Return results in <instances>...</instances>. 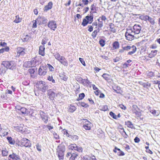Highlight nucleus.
<instances>
[{
    "label": "nucleus",
    "mask_w": 160,
    "mask_h": 160,
    "mask_svg": "<svg viewBox=\"0 0 160 160\" xmlns=\"http://www.w3.org/2000/svg\"><path fill=\"white\" fill-rule=\"evenodd\" d=\"M48 95L50 99L53 100L54 98L57 96V94L54 92L50 91L48 93Z\"/></svg>",
    "instance_id": "nucleus-20"
},
{
    "label": "nucleus",
    "mask_w": 160,
    "mask_h": 160,
    "mask_svg": "<svg viewBox=\"0 0 160 160\" xmlns=\"http://www.w3.org/2000/svg\"><path fill=\"white\" fill-rule=\"evenodd\" d=\"M107 20L106 17L104 15H102L97 20L98 23L97 22H94L92 23V25L96 26V28L98 26V28H101L103 26V21L105 22Z\"/></svg>",
    "instance_id": "nucleus-2"
},
{
    "label": "nucleus",
    "mask_w": 160,
    "mask_h": 160,
    "mask_svg": "<svg viewBox=\"0 0 160 160\" xmlns=\"http://www.w3.org/2000/svg\"><path fill=\"white\" fill-rule=\"evenodd\" d=\"M25 49L22 47H18L17 48V55L18 56H23L25 54Z\"/></svg>",
    "instance_id": "nucleus-18"
},
{
    "label": "nucleus",
    "mask_w": 160,
    "mask_h": 160,
    "mask_svg": "<svg viewBox=\"0 0 160 160\" xmlns=\"http://www.w3.org/2000/svg\"><path fill=\"white\" fill-rule=\"evenodd\" d=\"M88 23H89V22H88V21L87 20L85 17V18L82 20V25L83 26L85 27L87 26Z\"/></svg>",
    "instance_id": "nucleus-46"
},
{
    "label": "nucleus",
    "mask_w": 160,
    "mask_h": 160,
    "mask_svg": "<svg viewBox=\"0 0 160 160\" xmlns=\"http://www.w3.org/2000/svg\"><path fill=\"white\" fill-rule=\"evenodd\" d=\"M8 132L6 129H3L1 130L0 132V135L1 137H4L8 135Z\"/></svg>",
    "instance_id": "nucleus-38"
},
{
    "label": "nucleus",
    "mask_w": 160,
    "mask_h": 160,
    "mask_svg": "<svg viewBox=\"0 0 160 160\" xmlns=\"http://www.w3.org/2000/svg\"><path fill=\"white\" fill-rule=\"evenodd\" d=\"M119 106L120 108L123 110H125L126 109V107L122 104H119Z\"/></svg>",
    "instance_id": "nucleus-62"
},
{
    "label": "nucleus",
    "mask_w": 160,
    "mask_h": 160,
    "mask_svg": "<svg viewBox=\"0 0 160 160\" xmlns=\"http://www.w3.org/2000/svg\"><path fill=\"white\" fill-rule=\"evenodd\" d=\"M62 131L63 132V134L64 135H66L67 136V135H69V133H68L67 130L65 129H63Z\"/></svg>",
    "instance_id": "nucleus-63"
},
{
    "label": "nucleus",
    "mask_w": 160,
    "mask_h": 160,
    "mask_svg": "<svg viewBox=\"0 0 160 160\" xmlns=\"http://www.w3.org/2000/svg\"><path fill=\"white\" fill-rule=\"evenodd\" d=\"M16 130L18 132L23 131V129L22 127L21 126H18L15 127Z\"/></svg>",
    "instance_id": "nucleus-48"
},
{
    "label": "nucleus",
    "mask_w": 160,
    "mask_h": 160,
    "mask_svg": "<svg viewBox=\"0 0 160 160\" xmlns=\"http://www.w3.org/2000/svg\"><path fill=\"white\" fill-rule=\"evenodd\" d=\"M150 48L151 49H155L157 48V46L156 44H153L150 46Z\"/></svg>",
    "instance_id": "nucleus-60"
},
{
    "label": "nucleus",
    "mask_w": 160,
    "mask_h": 160,
    "mask_svg": "<svg viewBox=\"0 0 160 160\" xmlns=\"http://www.w3.org/2000/svg\"><path fill=\"white\" fill-rule=\"evenodd\" d=\"M79 60L80 62L82 63V64L84 66H86V64H85V62L84 61L83 59L81 58H79Z\"/></svg>",
    "instance_id": "nucleus-59"
},
{
    "label": "nucleus",
    "mask_w": 160,
    "mask_h": 160,
    "mask_svg": "<svg viewBox=\"0 0 160 160\" xmlns=\"http://www.w3.org/2000/svg\"><path fill=\"white\" fill-rule=\"evenodd\" d=\"M48 65L50 71H52L54 70V68L53 67L51 64H48Z\"/></svg>",
    "instance_id": "nucleus-61"
},
{
    "label": "nucleus",
    "mask_w": 160,
    "mask_h": 160,
    "mask_svg": "<svg viewBox=\"0 0 160 160\" xmlns=\"http://www.w3.org/2000/svg\"><path fill=\"white\" fill-rule=\"evenodd\" d=\"M132 108V113L135 114L137 117H140L142 115L140 109L135 105H133Z\"/></svg>",
    "instance_id": "nucleus-9"
},
{
    "label": "nucleus",
    "mask_w": 160,
    "mask_h": 160,
    "mask_svg": "<svg viewBox=\"0 0 160 160\" xmlns=\"http://www.w3.org/2000/svg\"><path fill=\"white\" fill-rule=\"evenodd\" d=\"M134 141L136 143H138L140 141V139L137 137H136L134 139Z\"/></svg>",
    "instance_id": "nucleus-64"
},
{
    "label": "nucleus",
    "mask_w": 160,
    "mask_h": 160,
    "mask_svg": "<svg viewBox=\"0 0 160 160\" xmlns=\"http://www.w3.org/2000/svg\"><path fill=\"white\" fill-rule=\"evenodd\" d=\"M148 22L152 25H154L155 24V20L154 18L150 17H149V18H148Z\"/></svg>",
    "instance_id": "nucleus-43"
},
{
    "label": "nucleus",
    "mask_w": 160,
    "mask_h": 160,
    "mask_svg": "<svg viewBox=\"0 0 160 160\" xmlns=\"http://www.w3.org/2000/svg\"><path fill=\"white\" fill-rule=\"evenodd\" d=\"M99 43L102 47H103L105 45V41L102 39H100L99 41Z\"/></svg>",
    "instance_id": "nucleus-52"
},
{
    "label": "nucleus",
    "mask_w": 160,
    "mask_h": 160,
    "mask_svg": "<svg viewBox=\"0 0 160 160\" xmlns=\"http://www.w3.org/2000/svg\"><path fill=\"white\" fill-rule=\"evenodd\" d=\"M53 3L52 2H49L48 4L46 5L44 8V11H47L51 9L52 7Z\"/></svg>",
    "instance_id": "nucleus-24"
},
{
    "label": "nucleus",
    "mask_w": 160,
    "mask_h": 160,
    "mask_svg": "<svg viewBox=\"0 0 160 160\" xmlns=\"http://www.w3.org/2000/svg\"><path fill=\"white\" fill-rule=\"evenodd\" d=\"M48 87L47 85H43V87L42 88V91L43 92H45L48 89Z\"/></svg>",
    "instance_id": "nucleus-50"
},
{
    "label": "nucleus",
    "mask_w": 160,
    "mask_h": 160,
    "mask_svg": "<svg viewBox=\"0 0 160 160\" xmlns=\"http://www.w3.org/2000/svg\"><path fill=\"white\" fill-rule=\"evenodd\" d=\"M149 111L155 116H158L159 115V112L154 109H152L151 107H149L148 109Z\"/></svg>",
    "instance_id": "nucleus-22"
},
{
    "label": "nucleus",
    "mask_w": 160,
    "mask_h": 160,
    "mask_svg": "<svg viewBox=\"0 0 160 160\" xmlns=\"http://www.w3.org/2000/svg\"><path fill=\"white\" fill-rule=\"evenodd\" d=\"M91 10L90 12L91 13H93L96 12V5L94 4L92 5L91 6Z\"/></svg>",
    "instance_id": "nucleus-41"
},
{
    "label": "nucleus",
    "mask_w": 160,
    "mask_h": 160,
    "mask_svg": "<svg viewBox=\"0 0 160 160\" xmlns=\"http://www.w3.org/2000/svg\"><path fill=\"white\" fill-rule=\"evenodd\" d=\"M118 130L121 133L125 138H128V136L124 131V129L122 126L119 127L117 128Z\"/></svg>",
    "instance_id": "nucleus-17"
},
{
    "label": "nucleus",
    "mask_w": 160,
    "mask_h": 160,
    "mask_svg": "<svg viewBox=\"0 0 160 160\" xmlns=\"http://www.w3.org/2000/svg\"><path fill=\"white\" fill-rule=\"evenodd\" d=\"M145 148L146 149V152L147 153H148L151 154H153L151 150L150 149H148L149 147L148 146H145Z\"/></svg>",
    "instance_id": "nucleus-56"
},
{
    "label": "nucleus",
    "mask_w": 160,
    "mask_h": 160,
    "mask_svg": "<svg viewBox=\"0 0 160 160\" xmlns=\"http://www.w3.org/2000/svg\"><path fill=\"white\" fill-rule=\"evenodd\" d=\"M54 56L55 58L61 64L66 66L68 65V62L64 57L61 56L58 53L54 54Z\"/></svg>",
    "instance_id": "nucleus-4"
},
{
    "label": "nucleus",
    "mask_w": 160,
    "mask_h": 160,
    "mask_svg": "<svg viewBox=\"0 0 160 160\" xmlns=\"http://www.w3.org/2000/svg\"><path fill=\"white\" fill-rule=\"evenodd\" d=\"M38 85L37 84L36 85V88L34 89V92L35 94L37 96H38L39 95V92H40V90L38 88Z\"/></svg>",
    "instance_id": "nucleus-47"
},
{
    "label": "nucleus",
    "mask_w": 160,
    "mask_h": 160,
    "mask_svg": "<svg viewBox=\"0 0 160 160\" xmlns=\"http://www.w3.org/2000/svg\"><path fill=\"white\" fill-rule=\"evenodd\" d=\"M99 28L98 27V28L97 30H94L92 33L91 36L93 39H95L98 33L99 32Z\"/></svg>",
    "instance_id": "nucleus-29"
},
{
    "label": "nucleus",
    "mask_w": 160,
    "mask_h": 160,
    "mask_svg": "<svg viewBox=\"0 0 160 160\" xmlns=\"http://www.w3.org/2000/svg\"><path fill=\"white\" fill-rule=\"evenodd\" d=\"M125 124L127 127L132 129H134V126L131 122L130 121H128L125 122Z\"/></svg>",
    "instance_id": "nucleus-31"
},
{
    "label": "nucleus",
    "mask_w": 160,
    "mask_h": 160,
    "mask_svg": "<svg viewBox=\"0 0 160 160\" xmlns=\"http://www.w3.org/2000/svg\"><path fill=\"white\" fill-rule=\"evenodd\" d=\"M99 109L100 110L104 111H106L108 110V107L106 105L99 106Z\"/></svg>",
    "instance_id": "nucleus-39"
},
{
    "label": "nucleus",
    "mask_w": 160,
    "mask_h": 160,
    "mask_svg": "<svg viewBox=\"0 0 160 160\" xmlns=\"http://www.w3.org/2000/svg\"><path fill=\"white\" fill-rule=\"evenodd\" d=\"M9 143L11 144H13L14 143V141L12 140V138L11 137H8L7 138Z\"/></svg>",
    "instance_id": "nucleus-53"
},
{
    "label": "nucleus",
    "mask_w": 160,
    "mask_h": 160,
    "mask_svg": "<svg viewBox=\"0 0 160 160\" xmlns=\"http://www.w3.org/2000/svg\"><path fill=\"white\" fill-rule=\"evenodd\" d=\"M113 151L114 153H116L118 156H122L125 155L124 153L120 149L118 148L116 146L115 147Z\"/></svg>",
    "instance_id": "nucleus-16"
},
{
    "label": "nucleus",
    "mask_w": 160,
    "mask_h": 160,
    "mask_svg": "<svg viewBox=\"0 0 160 160\" xmlns=\"http://www.w3.org/2000/svg\"><path fill=\"white\" fill-rule=\"evenodd\" d=\"M65 151V146L60 144L57 149V153L59 160L63 159L64 156V152Z\"/></svg>",
    "instance_id": "nucleus-1"
},
{
    "label": "nucleus",
    "mask_w": 160,
    "mask_h": 160,
    "mask_svg": "<svg viewBox=\"0 0 160 160\" xmlns=\"http://www.w3.org/2000/svg\"><path fill=\"white\" fill-rule=\"evenodd\" d=\"M8 151L7 149L5 148L2 151V155L3 157H6L8 155Z\"/></svg>",
    "instance_id": "nucleus-36"
},
{
    "label": "nucleus",
    "mask_w": 160,
    "mask_h": 160,
    "mask_svg": "<svg viewBox=\"0 0 160 160\" xmlns=\"http://www.w3.org/2000/svg\"><path fill=\"white\" fill-rule=\"evenodd\" d=\"M9 160H19L20 159V157L16 153H12L8 156Z\"/></svg>",
    "instance_id": "nucleus-19"
},
{
    "label": "nucleus",
    "mask_w": 160,
    "mask_h": 160,
    "mask_svg": "<svg viewBox=\"0 0 160 160\" xmlns=\"http://www.w3.org/2000/svg\"><path fill=\"white\" fill-rule=\"evenodd\" d=\"M131 48L132 49V50L128 52V54L129 55H132L135 53L137 49L135 45H133L132 47L128 45L122 48L123 50L125 51H128Z\"/></svg>",
    "instance_id": "nucleus-6"
},
{
    "label": "nucleus",
    "mask_w": 160,
    "mask_h": 160,
    "mask_svg": "<svg viewBox=\"0 0 160 160\" xmlns=\"http://www.w3.org/2000/svg\"><path fill=\"white\" fill-rule=\"evenodd\" d=\"M158 51L157 50H152L151 52L149 53L148 57L150 58H152L155 57L158 54Z\"/></svg>",
    "instance_id": "nucleus-21"
},
{
    "label": "nucleus",
    "mask_w": 160,
    "mask_h": 160,
    "mask_svg": "<svg viewBox=\"0 0 160 160\" xmlns=\"http://www.w3.org/2000/svg\"><path fill=\"white\" fill-rule=\"evenodd\" d=\"M33 68H31L28 70V72L30 74L31 77L34 78L37 76V69L35 66Z\"/></svg>",
    "instance_id": "nucleus-13"
},
{
    "label": "nucleus",
    "mask_w": 160,
    "mask_h": 160,
    "mask_svg": "<svg viewBox=\"0 0 160 160\" xmlns=\"http://www.w3.org/2000/svg\"><path fill=\"white\" fill-rule=\"evenodd\" d=\"M22 18H20L19 15H18L15 16V19L13 21V22L16 23H19L22 21Z\"/></svg>",
    "instance_id": "nucleus-33"
},
{
    "label": "nucleus",
    "mask_w": 160,
    "mask_h": 160,
    "mask_svg": "<svg viewBox=\"0 0 160 160\" xmlns=\"http://www.w3.org/2000/svg\"><path fill=\"white\" fill-rule=\"evenodd\" d=\"M15 109L17 111L19 112L20 111L22 114L25 115L28 114V110L25 108L22 107L19 105H17L15 107Z\"/></svg>",
    "instance_id": "nucleus-10"
},
{
    "label": "nucleus",
    "mask_w": 160,
    "mask_h": 160,
    "mask_svg": "<svg viewBox=\"0 0 160 160\" xmlns=\"http://www.w3.org/2000/svg\"><path fill=\"white\" fill-rule=\"evenodd\" d=\"M77 108L72 104H70L68 106V111L70 113H72L76 110Z\"/></svg>",
    "instance_id": "nucleus-23"
},
{
    "label": "nucleus",
    "mask_w": 160,
    "mask_h": 160,
    "mask_svg": "<svg viewBox=\"0 0 160 160\" xmlns=\"http://www.w3.org/2000/svg\"><path fill=\"white\" fill-rule=\"evenodd\" d=\"M53 137L56 140L58 139L59 138V135L56 133L54 132L53 133Z\"/></svg>",
    "instance_id": "nucleus-58"
},
{
    "label": "nucleus",
    "mask_w": 160,
    "mask_h": 160,
    "mask_svg": "<svg viewBox=\"0 0 160 160\" xmlns=\"http://www.w3.org/2000/svg\"><path fill=\"white\" fill-rule=\"evenodd\" d=\"M80 79L82 83L84 85H89L91 83V82L88 79H83L82 78H80Z\"/></svg>",
    "instance_id": "nucleus-26"
},
{
    "label": "nucleus",
    "mask_w": 160,
    "mask_h": 160,
    "mask_svg": "<svg viewBox=\"0 0 160 160\" xmlns=\"http://www.w3.org/2000/svg\"><path fill=\"white\" fill-rule=\"evenodd\" d=\"M21 144L22 146L26 147H30L31 146L30 141L26 138H23L22 140Z\"/></svg>",
    "instance_id": "nucleus-15"
},
{
    "label": "nucleus",
    "mask_w": 160,
    "mask_h": 160,
    "mask_svg": "<svg viewBox=\"0 0 160 160\" xmlns=\"http://www.w3.org/2000/svg\"><path fill=\"white\" fill-rule=\"evenodd\" d=\"M2 64L6 68L11 69H13L16 66L15 63L12 61H4L2 62Z\"/></svg>",
    "instance_id": "nucleus-5"
},
{
    "label": "nucleus",
    "mask_w": 160,
    "mask_h": 160,
    "mask_svg": "<svg viewBox=\"0 0 160 160\" xmlns=\"http://www.w3.org/2000/svg\"><path fill=\"white\" fill-rule=\"evenodd\" d=\"M109 115L113 118L117 119V116L113 112L111 111L109 112Z\"/></svg>",
    "instance_id": "nucleus-54"
},
{
    "label": "nucleus",
    "mask_w": 160,
    "mask_h": 160,
    "mask_svg": "<svg viewBox=\"0 0 160 160\" xmlns=\"http://www.w3.org/2000/svg\"><path fill=\"white\" fill-rule=\"evenodd\" d=\"M56 22L54 20L50 21L48 23V27L51 29L55 31L57 27Z\"/></svg>",
    "instance_id": "nucleus-14"
},
{
    "label": "nucleus",
    "mask_w": 160,
    "mask_h": 160,
    "mask_svg": "<svg viewBox=\"0 0 160 160\" xmlns=\"http://www.w3.org/2000/svg\"><path fill=\"white\" fill-rule=\"evenodd\" d=\"M93 27H95L96 26H93L92 24V25H89L88 26V30L89 32H91L93 30Z\"/></svg>",
    "instance_id": "nucleus-55"
},
{
    "label": "nucleus",
    "mask_w": 160,
    "mask_h": 160,
    "mask_svg": "<svg viewBox=\"0 0 160 160\" xmlns=\"http://www.w3.org/2000/svg\"><path fill=\"white\" fill-rule=\"evenodd\" d=\"M138 83L139 84L142 85L144 88H148L151 86V84L148 82L146 83H145L142 81H139L138 82Z\"/></svg>",
    "instance_id": "nucleus-25"
},
{
    "label": "nucleus",
    "mask_w": 160,
    "mask_h": 160,
    "mask_svg": "<svg viewBox=\"0 0 160 160\" xmlns=\"http://www.w3.org/2000/svg\"><path fill=\"white\" fill-rule=\"evenodd\" d=\"M131 31L134 34H139L142 29L141 27L139 25L135 24L133 27H129L127 28Z\"/></svg>",
    "instance_id": "nucleus-3"
},
{
    "label": "nucleus",
    "mask_w": 160,
    "mask_h": 160,
    "mask_svg": "<svg viewBox=\"0 0 160 160\" xmlns=\"http://www.w3.org/2000/svg\"><path fill=\"white\" fill-rule=\"evenodd\" d=\"M68 147L69 149L73 151H77L80 152H82L83 149L82 147H78L75 144H71L69 145Z\"/></svg>",
    "instance_id": "nucleus-11"
},
{
    "label": "nucleus",
    "mask_w": 160,
    "mask_h": 160,
    "mask_svg": "<svg viewBox=\"0 0 160 160\" xmlns=\"http://www.w3.org/2000/svg\"><path fill=\"white\" fill-rule=\"evenodd\" d=\"M85 97V95L83 93L79 94V97L77 99V101H79L82 100Z\"/></svg>",
    "instance_id": "nucleus-49"
},
{
    "label": "nucleus",
    "mask_w": 160,
    "mask_h": 160,
    "mask_svg": "<svg viewBox=\"0 0 160 160\" xmlns=\"http://www.w3.org/2000/svg\"><path fill=\"white\" fill-rule=\"evenodd\" d=\"M37 62L36 59L34 58L32 60L30 61H28L24 63V66L26 68H29L30 67L32 68L36 66L37 64Z\"/></svg>",
    "instance_id": "nucleus-7"
},
{
    "label": "nucleus",
    "mask_w": 160,
    "mask_h": 160,
    "mask_svg": "<svg viewBox=\"0 0 160 160\" xmlns=\"http://www.w3.org/2000/svg\"><path fill=\"white\" fill-rule=\"evenodd\" d=\"M149 17V16L147 15H140L139 16V18L142 20L147 21L148 20Z\"/></svg>",
    "instance_id": "nucleus-34"
},
{
    "label": "nucleus",
    "mask_w": 160,
    "mask_h": 160,
    "mask_svg": "<svg viewBox=\"0 0 160 160\" xmlns=\"http://www.w3.org/2000/svg\"><path fill=\"white\" fill-rule=\"evenodd\" d=\"M47 22L48 20L47 18L44 17H42V18H41V23H42V24H44L46 25Z\"/></svg>",
    "instance_id": "nucleus-44"
},
{
    "label": "nucleus",
    "mask_w": 160,
    "mask_h": 160,
    "mask_svg": "<svg viewBox=\"0 0 160 160\" xmlns=\"http://www.w3.org/2000/svg\"><path fill=\"white\" fill-rule=\"evenodd\" d=\"M67 137H69L73 141H76L78 139V136L74 135H68Z\"/></svg>",
    "instance_id": "nucleus-35"
},
{
    "label": "nucleus",
    "mask_w": 160,
    "mask_h": 160,
    "mask_svg": "<svg viewBox=\"0 0 160 160\" xmlns=\"http://www.w3.org/2000/svg\"><path fill=\"white\" fill-rule=\"evenodd\" d=\"M114 91L115 92L118 94H122V93L123 92V91L119 86H117L116 89H114Z\"/></svg>",
    "instance_id": "nucleus-37"
},
{
    "label": "nucleus",
    "mask_w": 160,
    "mask_h": 160,
    "mask_svg": "<svg viewBox=\"0 0 160 160\" xmlns=\"http://www.w3.org/2000/svg\"><path fill=\"white\" fill-rule=\"evenodd\" d=\"M79 103L80 104V105L82 107L86 108L89 107V105L87 103L84 102H79Z\"/></svg>",
    "instance_id": "nucleus-51"
},
{
    "label": "nucleus",
    "mask_w": 160,
    "mask_h": 160,
    "mask_svg": "<svg viewBox=\"0 0 160 160\" xmlns=\"http://www.w3.org/2000/svg\"><path fill=\"white\" fill-rule=\"evenodd\" d=\"M109 26L110 32L112 33H115L116 32V29L114 24L112 23H110Z\"/></svg>",
    "instance_id": "nucleus-30"
},
{
    "label": "nucleus",
    "mask_w": 160,
    "mask_h": 160,
    "mask_svg": "<svg viewBox=\"0 0 160 160\" xmlns=\"http://www.w3.org/2000/svg\"><path fill=\"white\" fill-rule=\"evenodd\" d=\"M78 156V154L76 152H73L72 153L71 155L70 158L69 160H75L76 158Z\"/></svg>",
    "instance_id": "nucleus-40"
},
{
    "label": "nucleus",
    "mask_w": 160,
    "mask_h": 160,
    "mask_svg": "<svg viewBox=\"0 0 160 160\" xmlns=\"http://www.w3.org/2000/svg\"><path fill=\"white\" fill-rule=\"evenodd\" d=\"M92 87L93 89L95 90L94 91V93L96 96H98L99 94L100 93V91L99 90L98 88L94 84L92 85Z\"/></svg>",
    "instance_id": "nucleus-28"
},
{
    "label": "nucleus",
    "mask_w": 160,
    "mask_h": 160,
    "mask_svg": "<svg viewBox=\"0 0 160 160\" xmlns=\"http://www.w3.org/2000/svg\"><path fill=\"white\" fill-rule=\"evenodd\" d=\"M112 46L114 49H118L119 47V43L118 41H115L113 43Z\"/></svg>",
    "instance_id": "nucleus-32"
},
{
    "label": "nucleus",
    "mask_w": 160,
    "mask_h": 160,
    "mask_svg": "<svg viewBox=\"0 0 160 160\" xmlns=\"http://www.w3.org/2000/svg\"><path fill=\"white\" fill-rule=\"evenodd\" d=\"M82 127L86 130H90L92 126V123L86 119H83Z\"/></svg>",
    "instance_id": "nucleus-8"
},
{
    "label": "nucleus",
    "mask_w": 160,
    "mask_h": 160,
    "mask_svg": "<svg viewBox=\"0 0 160 160\" xmlns=\"http://www.w3.org/2000/svg\"><path fill=\"white\" fill-rule=\"evenodd\" d=\"M42 120L45 123H47L48 121V117L45 114L42 115L41 116Z\"/></svg>",
    "instance_id": "nucleus-42"
},
{
    "label": "nucleus",
    "mask_w": 160,
    "mask_h": 160,
    "mask_svg": "<svg viewBox=\"0 0 160 160\" xmlns=\"http://www.w3.org/2000/svg\"><path fill=\"white\" fill-rule=\"evenodd\" d=\"M102 77L106 80H110V75L107 73H104L102 75Z\"/></svg>",
    "instance_id": "nucleus-45"
},
{
    "label": "nucleus",
    "mask_w": 160,
    "mask_h": 160,
    "mask_svg": "<svg viewBox=\"0 0 160 160\" xmlns=\"http://www.w3.org/2000/svg\"><path fill=\"white\" fill-rule=\"evenodd\" d=\"M134 33H132V32L129 30L128 28L127 29V31L125 34V36L127 40L131 41L134 39Z\"/></svg>",
    "instance_id": "nucleus-12"
},
{
    "label": "nucleus",
    "mask_w": 160,
    "mask_h": 160,
    "mask_svg": "<svg viewBox=\"0 0 160 160\" xmlns=\"http://www.w3.org/2000/svg\"><path fill=\"white\" fill-rule=\"evenodd\" d=\"M86 19L88 21L89 24H91L93 21V16L92 13L90 14V16H87L85 17Z\"/></svg>",
    "instance_id": "nucleus-27"
},
{
    "label": "nucleus",
    "mask_w": 160,
    "mask_h": 160,
    "mask_svg": "<svg viewBox=\"0 0 160 160\" xmlns=\"http://www.w3.org/2000/svg\"><path fill=\"white\" fill-rule=\"evenodd\" d=\"M147 76L148 78H151L154 76V73L152 72H149L147 73Z\"/></svg>",
    "instance_id": "nucleus-57"
}]
</instances>
